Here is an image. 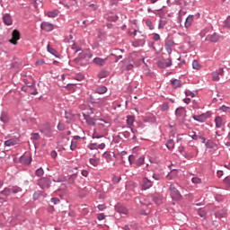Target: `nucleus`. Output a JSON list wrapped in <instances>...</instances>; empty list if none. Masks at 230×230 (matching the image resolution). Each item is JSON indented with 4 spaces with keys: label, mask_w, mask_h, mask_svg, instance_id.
<instances>
[{
    "label": "nucleus",
    "mask_w": 230,
    "mask_h": 230,
    "mask_svg": "<svg viewBox=\"0 0 230 230\" xmlns=\"http://www.w3.org/2000/svg\"><path fill=\"white\" fill-rule=\"evenodd\" d=\"M38 186L41 188V190H49L51 188V179L49 177H41L38 180Z\"/></svg>",
    "instance_id": "nucleus-1"
},
{
    "label": "nucleus",
    "mask_w": 230,
    "mask_h": 230,
    "mask_svg": "<svg viewBox=\"0 0 230 230\" xmlns=\"http://www.w3.org/2000/svg\"><path fill=\"white\" fill-rule=\"evenodd\" d=\"M170 193L172 200H181L182 199V195H181V192L177 188H175V185H170Z\"/></svg>",
    "instance_id": "nucleus-2"
},
{
    "label": "nucleus",
    "mask_w": 230,
    "mask_h": 230,
    "mask_svg": "<svg viewBox=\"0 0 230 230\" xmlns=\"http://www.w3.org/2000/svg\"><path fill=\"white\" fill-rule=\"evenodd\" d=\"M21 40V32L19 31L14 30L12 32V39L9 40L10 44H13V46H17V40Z\"/></svg>",
    "instance_id": "nucleus-3"
},
{
    "label": "nucleus",
    "mask_w": 230,
    "mask_h": 230,
    "mask_svg": "<svg viewBox=\"0 0 230 230\" xmlns=\"http://www.w3.org/2000/svg\"><path fill=\"white\" fill-rule=\"evenodd\" d=\"M153 186H154V181H152L151 180H148V178H143L142 183H141L142 190H150V188H152Z\"/></svg>",
    "instance_id": "nucleus-4"
},
{
    "label": "nucleus",
    "mask_w": 230,
    "mask_h": 230,
    "mask_svg": "<svg viewBox=\"0 0 230 230\" xmlns=\"http://www.w3.org/2000/svg\"><path fill=\"white\" fill-rule=\"evenodd\" d=\"M40 28L44 31H53V30H55V25H53V23H50L49 22H42L40 24Z\"/></svg>",
    "instance_id": "nucleus-5"
},
{
    "label": "nucleus",
    "mask_w": 230,
    "mask_h": 230,
    "mask_svg": "<svg viewBox=\"0 0 230 230\" xmlns=\"http://www.w3.org/2000/svg\"><path fill=\"white\" fill-rule=\"evenodd\" d=\"M175 46V42L172 40H168L165 41V50L167 51L168 55H172V48Z\"/></svg>",
    "instance_id": "nucleus-6"
},
{
    "label": "nucleus",
    "mask_w": 230,
    "mask_h": 230,
    "mask_svg": "<svg viewBox=\"0 0 230 230\" xmlns=\"http://www.w3.org/2000/svg\"><path fill=\"white\" fill-rule=\"evenodd\" d=\"M175 116L177 119L179 118H186V108L184 107H179L175 110Z\"/></svg>",
    "instance_id": "nucleus-7"
},
{
    "label": "nucleus",
    "mask_w": 230,
    "mask_h": 230,
    "mask_svg": "<svg viewBox=\"0 0 230 230\" xmlns=\"http://www.w3.org/2000/svg\"><path fill=\"white\" fill-rule=\"evenodd\" d=\"M3 21L5 26H12V24H13V20L12 19V15H10V13H4L3 15Z\"/></svg>",
    "instance_id": "nucleus-8"
},
{
    "label": "nucleus",
    "mask_w": 230,
    "mask_h": 230,
    "mask_svg": "<svg viewBox=\"0 0 230 230\" xmlns=\"http://www.w3.org/2000/svg\"><path fill=\"white\" fill-rule=\"evenodd\" d=\"M145 44H146V40L144 39H138V40H135L132 42V46L133 48H143V46H145Z\"/></svg>",
    "instance_id": "nucleus-9"
},
{
    "label": "nucleus",
    "mask_w": 230,
    "mask_h": 230,
    "mask_svg": "<svg viewBox=\"0 0 230 230\" xmlns=\"http://www.w3.org/2000/svg\"><path fill=\"white\" fill-rule=\"evenodd\" d=\"M40 132H41V134H43V136H45V137H52V136H53V131L51 130V128H49V127L41 128L40 130Z\"/></svg>",
    "instance_id": "nucleus-10"
},
{
    "label": "nucleus",
    "mask_w": 230,
    "mask_h": 230,
    "mask_svg": "<svg viewBox=\"0 0 230 230\" xmlns=\"http://www.w3.org/2000/svg\"><path fill=\"white\" fill-rule=\"evenodd\" d=\"M105 60H107V58H95L93 60V64H95V66H99L100 67L105 66Z\"/></svg>",
    "instance_id": "nucleus-11"
},
{
    "label": "nucleus",
    "mask_w": 230,
    "mask_h": 230,
    "mask_svg": "<svg viewBox=\"0 0 230 230\" xmlns=\"http://www.w3.org/2000/svg\"><path fill=\"white\" fill-rule=\"evenodd\" d=\"M171 85H172L173 89H179L182 87V82L179 79H171Z\"/></svg>",
    "instance_id": "nucleus-12"
},
{
    "label": "nucleus",
    "mask_w": 230,
    "mask_h": 230,
    "mask_svg": "<svg viewBox=\"0 0 230 230\" xmlns=\"http://www.w3.org/2000/svg\"><path fill=\"white\" fill-rule=\"evenodd\" d=\"M114 153H111V151H106L102 154V157L105 158L107 163H111L112 161V157H114Z\"/></svg>",
    "instance_id": "nucleus-13"
},
{
    "label": "nucleus",
    "mask_w": 230,
    "mask_h": 230,
    "mask_svg": "<svg viewBox=\"0 0 230 230\" xmlns=\"http://www.w3.org/2000/svg\"><path fill=\"white\" fill-rule=\"evenodd\" d=\"M19 143V138H11L4 141L5 146H14V145H17Z\"/></svg>",
    "instance_id": "nucleus-14"
},
{
    "label": "nucleus",
    "mask_w": 230,
    "mask_h": 230,
    "mask_svg": "<svg viewBox=\"0 0 230 230\" xmlns=\"http://www.w3.org/2000/svg\"><path fill=\"white\" fill-rule=\"evenodd\" d=\"M47 50H48L49 53H50V55H53L54 57H56V58H60V54H58V52H57V50L55 49H53V47L48 45L47 46Z\"/></svg>",
    "instance_id": "nucleus-15"
},
{
    "label": "nucleus",
    "mask_w": 230,
    "mask_h": 230,
    "mask_svg": "<svg viewBox=\"0 0 230 230\" xmlns=\"http://www.w3.org/2000/svg\"><path fill=\"white\" fill-rule=\"evenodd\" d=\"M117 212L119 213V215H128V209L123 205L117 208Z\"/></svg>",
    "instance_id": "nucleus-16"
},
{
    "label": "nucleus",
    "mask_w": 230,
    "mask_h": 230,
    "mask_svg": "<svg viewBox=\"0 0 230 230\" xmlns=\"http://www.w3.org/2000/svg\"><path fill=\"white\" fill-rule=\"evenodd\" d=\"M107 91H108L107 86H103V85H102V86H97V87L95 88V93H96L97 94H105V93H107Z\"/></svg>",
    "instance_id": "nucleus-17"
},
{
    "label": "nucleus",
    "mask_w": 230,
    "mask_h": 230,
    "mask_svg": "<svg viewBox=\"0 0 230 230\" xmlns=\"http://www.w3.org/2000/svg\"><path fill=\"white\" fill-rule=\"evenodd\" d=\"M0 121H2V123H8V121H10V117H8V113H6L5 111H2L0 116Z\"/></svg>",
    "instance_id": "nucleus-18"
},
{
    "label": "nucleus",
    "mask_w": 230,
    "mask_h": 230,
    "mask_svg": "<svg viewBox=\"0 0 230 230\" xmlns=\"http://www.w3.org/2000/svg\"><path fill=\"white\" fill-rule=\"evenodd\" d=\"M58 13H60V11H58V9H54L53 11L48 12L47 15L51 19H55V17H58Z\"/></svg>",
    "instance_id": "nucleus-19"
},
{
    "label": "nucleus",
    "mask_w": 230,
    "mask_h": 230,
    "mask_svg": "<svg viewBox=\"0 0 230 230\" xmlns=\"http://www.w3.org/2000/svg\"><path fill=\"white\" fill-rule=\"evenodd\" d=\"M89 163L92 164V166H98V164H100V159L96 157V155H93V158L89 159Z\"/></svg>",
    "instance_id": "nucleus-20"
},
{
    "label": "nucleus",
    "mask_w": 230,
    "mask_h": 230,
    "mask_svg": "<svg viewBox=\"0 0 230 230\" xmlns=\"http://www.w3.org/2000/svg\"><path fill=\"white\" fill-rule=\"evenodd\" d=\"M179 175L178 171L176 169H171V172L167 174V178L172 181V179H175Z\"/></svg>",
    "instance_id": "nucleus-21"
},
{
    "label": "nucleus",
    "mask_w": 230,
    "mask_h": 230,
    "mask_svg": "<svg viewBox=\"0 0 230 230\" xmlns=\"http://www.w3.org/2000/svg\"><path fill=\"white\" fill-rule=\"evenodd\" d=\"M31 156H21V163H22L23 164L30 165L31 164Z\"/></svg>",
    "instance_id": "nucleus-22"
},
{
    "label": "nucleus",
    "mask_w": 230,
    "mask_h": 230,
    "mask_svg": "<svg viewBox=\"0 0 230 230\" xmlns=\"http://www.w3.org/2000/svg\"><path fill=\"white\" fill-rule=\"evenodd\" d=\"M192 22H193V15L190 14L185 20V23H184L185 28H190Z\"/></svg>",
    "instance_id": "nucleus-23"
},
{
    "label": "nucleus",
    "mask_w": 230,
    "mask_h": 230,
    "mask_svg": "<svg viewBox=\"0 0 230 230\" xmlns=\"http://www.w3.org/2000/svg\"><path fill=\"white\" fill-rule=\"evenodd\" d=\"M0 193L4 197H10L13 194L12 187L4 188Z\"/></svg>",
    "instance_id": "nucleus-24"
},
{
    "label": "nucleus",
    "mask_w": 230,
    "mask_h": 230,
    "mask_svg": "<svg viewBox=\"0 0 230 230\" xmlns=\"http://www.w3.org/2000/svg\"><path fill=\"white\" fill-rule=\"evenodd\" d=\"M210 42H218L219 36L216 32L207 38Z\"/></svg>",
    "instance_id": "nucleus-25"
},
{
    "label": "nucleus",
    "mask_w": 230,
    "mask_h": 230,
    "mask_svg": "<svg viewBox=\"0 0 230 230\" xmlns=\"http://www.w3.org/2000/svg\"><path fill=\"white\" fill-rule=\"evenodd\" d=\"M165 146L168 148V150H173V148H175V142H173V139H169L166 142Z\"/></svg>",
    "instance_id": "nucleus-26"
},
{
    "label": "nucleus",
    "mask_w": 230,
    "mask_h": 230,
    "mask_svg": "<svg viewBox=\"0 0 230 230\" xmlns=\"http://www.w3.org/2000/svg\"><path fill=\"white\" fill-rule=\"evenodd\" d=\"M35 175H36V177L42 179V177L44 176V169L42 167L38 168L35 171Z\"/></svg>",
    "instance_id": "nucleus-27"
},
{
    "label": "nucleus",
    "mask_w": 230,
    "mask_h": 230,
    "mask_svg": "<svg viewBox=\"0 0 230 230\" xmlns=\"http://www.w3.org/2000/svg\"><path fill=\"white\" fill-rule=\"evenodd\" d=\"M136 166H143L145 164V156H140L135 161Z\"/></svg>",
    "instance_id": "nucleus-28"
},
{
    "label": "nucleus",
    "mask_w": 230,
    "mask_h": 230,
    "mask_svg": "<svg viewBox=\"0 0 230 230\" xmlns=\"http://www.w3.org/2000/svg\"><path fill=\"white\" fill-rule=\"evenodd\" d=\"M192 119L194 121H198L199 123H205L206 120H204L202 115H193L192 116Z\"/></svg>",
    "instance_id": "nucleus-29"
},
{
    "label": "nucleus",
    "mask_w": 230,
    "mask_h": 230,
    "mask_svg": "<svg viewBox=\"0 0 230 230\" xmlns=\"http://www.w3.org/2000/svg\"><path fill=\"white\" fill-rule=\"evenodd\" d=\"M216 128H220L222 127V117H216L215 119Z\"/></svg>",
    "instance_id": "nucleus-30"
},
{
    "label": "nucleus",
    "mask_w": 230,
    "mask_h": 230,
    "mask_svg": "<svg viewBox=\"0 0 230 230\" xmlns=\"http://www.w3.org/2000/svg\"><path fill=\"white\" fill-rule=\"evenodd\" d=\"M134 121H136V118L134 116L127 117V123L128 125H129V127H132L134 125Z\"/></svg>",
    "instance_id": "nucleus-31"
},
{
    "label": "nucleus",
    "mask_w": 230,
    "mask_h": 230,
    "mask_svg": "<svg viewBox=\"0 0 230 230\" xmlns=\"http://www.w3.org/2000/svg\"><path fill=\"white\" fill-rule=\"evenodd\" d=\"M207 148H215V142L213 140L209 139L204 143Z\"/></svg>",
    "instance_id": "nucleus-32"
},
{
    "label": "nucleus",
    "mask_w": 230,
    "mask_h": 230,
    "mask_svg": "<svg viewBox=\"0 0 230 230\" xmlns=\"http://www.w3.org/2000/svg\"><path fill=\"white\" fill-rule=\"evenodd\" d=\"M152 177L155 181H163V174L159 172L153 173Z\"/></svg>",
    "instance_id": "nucleus-33"
},
{
    "label": "nucleus",
    "mask_w": 230,
    "mask_h": 230,
    "mask_svg": "<svg viewBox=\"0 0 230 230\" xmlns=\"http://www.w3.org/2000/svg\"><path fill=\"white\" fill-rule=\"evenodd\" d=\"M166 23H167L166 20L160 19L159 24H158V30H164V26H166Z\"/></svg>",
    "instance_id": "nucleus-34"
},
{
    "label": "nucleus",
    "mask_w": 230,
    "mask_h": 230,
    "mask_svg": "<svg viewBox=\"0 0 230 230\" xmlns=\"http://www.w3.org/2000/svg\"><path fill=\"white\" fill-rule=\"evenodd\" d=\"M164 63L165 67H172V66L173 64L171 58L164 59Z\"/></svg>",
    "instance_id": "nucleus-35"
},
{
    "label": "nucleus",
    "mask_w": 230,
    "mask_h": 230,
    "mask_svg": "<svg viewBox=\"0 0 230 230\" xmlns=\"http://www.w3.org/2000/svg\"><path fill=\"white\" fill-rule=\"evenodd\" d=\"M79 57L80 58H88V59H91V58L93 57V54L92 53H80L79 54Z\"/></svg>",
    "instance_id": "nucleus-36"
},
{
    "label": "nucleus",
    "mask_w": 230,
    "mask_h": 230,
    "mask_svg": "<svg viewBox=\"0 0 230 230\" xmlns=\"http://www.w3.org/2000/svg\"><path fill=\"white\" fill-rule=\"evenodd\" d=\"M192 68L196 69L197 71H199V69H200V64L199 63L198 60L194 59L192 61Z\"/></svg>",
    "instance_id": "nucleus-37"
},
{
    "label": "nucleus",
    "mask_w": 230,
    "mask_h": 230,
    "mask_svg": "<svg viewBox=\"0 0 230 230\" xmlns=\"http://www.w3.org/2000/svg\"><path fill=\"white\" fill-rule=\"evenodd\" d=\"M11 190H12L13 194L21 193V191H22V189L19 186H13V187H11Z\"/></svg>",
    "instance_id": "nucleus-38"
},
{
    "label": "nucleus",
    "mask_w": 230,
    "mask_h": 230,
    "mask_svg": "<svg viewBox=\"0 0 230 230\" xmlns=\"http://www.w3.org/2000/svg\"><path fill=\"white\" fill-rule=\"evenodd\" d=\"M153 201L155 202V204H156V206H161V204L163 203V200H161V198H159L158 196H154Z\"/></svg>",
    "instance_id": "nucleus-39"
},
{
    "label": "nucleus",
    "mask_w": 230,
    "mask_h": 230,
    "mask_svg": "<svg viewBox=\"0 0 230 230\" xmlns=\"http://www.w3.org/2000/svg\"><path fill=\"white\" fill-rule=\"evenodd\" d=\"M31 91L30 92V94H32L33 96H37L39 94V92L37 91V88L33 87V85H28Z\"/></svg>",
    "instance_id": "nucleus-40"
},
{
    "label": "nucleus",
    "mask_w": 230,
    "mask_h": 230,
    "mask_svg": "<svg viewBox=\"0 0 230 230\" xmlns=\"http://www.w3.org/2000/svg\"><path fill=\"white\" fill-rule=\"evenodd\" d=\"M118 19H119V17H118V15H109L108 16V21H110L111 22H116V21H118Z\"/></svg>",
    "instance_id": "nucleus-41"
},
{
    "label": "nucleus",
    "mask_w": 230,
    "mask_h": 230,
    "mask_svg": "<svg viewBox=\"0 0 230 230\" xmlns=\"http://www.w3.org/2000/svg\"><path fill=\"white\" fill-rule=\"evenodd\" d=\"M191 139L194 141H199V135H197V132L191 131L190 135H189Z\"/></svg>",
    "instance_id": "nucleus-42"
},
{
    "label": "nucleus",
    "mask_w": 230,
    "mask_h": 230,
    "mask_svg": "<svg viewBox=\"0 0 230 230\" xmlns=\"http://www.w3.org/2000/svg\"><path fill=\"white\" fill-rule=\"evenodd\" d=\"M191 182L193 184H200L202 182V179L199 178V177H193L191 179Z\"/></svg>",
    "instance_id": "nucleus-43"
},
{
    "label": "nucleus",
    "mask_w": 230,
    "mask_h": 230,
    "mask_svg": "<svg viewBox=\"0 0 230 230\" xmlns=\"http://www.w3.org/2000/svg\"><path fill=\"white\" fill-rule=\"evenodd\" d=\"M119 136H123L125 139H128V137H130V132L128 131L120 132L119 133Z\"/></svg>",
    "instance_id": "nucleus-44"
},
{
    "label": "nucleus",
    "mask_w": 230,
    "mask_h": 230,
    "mask_svg": "<svg viewBox=\"0 0 230 230\" xmlns=\"http://www.w3.org/2000/svg\"><path fill=\"white\" fill-rule=\"evenodd\" d=\"M146 25L147 26V28H149V30H155V26L154 24L152 23V21L150 20H146Z\"/></svg>",
    "instance_id": "nucleus-45"
},
{
    "label": "nucleus",
    "mask_w": 230,
    "mask_h": 230,
    "mask_svg": "<svg viewBox=\"0 0 230 230\" xmlns=\"http://www.w3.org/2000/svg\"><path fill=\"white\" fill-rule=\"evenodd\" d=\"M212 80H214V82H218V80H220V75L218 74H217V72H213L212 73Z\"/></svg>",
    "instance_id": "nucleus-46"
},
{
    "label": "nucleus",
    "mask_w": 230,
    "mask_h": 230,
    "mask_svg": "<svg viewBox=\"0 0 230 230\" xmlns=\"http://www.w3.org/2000/svg\"><path fill=\"white\" fill-rule=\"evenodd\" d=\"M219 111H222V112H230V107L226 106V105H222L219 108Z\"/></svg>",
    "instance_id": "nucleus-47"
},
{
    "label": "nucleus",
    "mask_w": 230,
    "mask_h": 230,
    "mask_svg": "<svg viewBox=\"0 0 230 230\" xmlns=\"http://www.w3.org/2000/svg\"><path fill=\"white\" fill-rule=\"evenodd\" d=\"M201 117L203 118L204 121H206V119H208V118H211V112L207 111L206 113L201 114Z\"/></svg>",
    "instance_id": "nucleus-48"
},
{
    "label": "nucleus",
    "mask_w": 230,
    "mask_h": 230,
    "mask_svg": "<svg viewBox=\"0 0 230 230\" xmlns=\"http://www.w3.org/2000/svg\"><path fill=\"white\" fill-rule=\"evenodd\" d=\"M224 184L226 186V188H230V176H226L224 179Z\"/></svg>",
    "instance_id": "nucleus-49"
},
{
    "label": "nucleus",
    "mask_w": 230,
    "mask_h": 230,
    "mask_svg": "<svg viewBox=\"0 0 230 230\" xmlns=\"http://www.w3.org/2000/svg\"><path fill=\"white\" fill-rule=\"evenodd\" d=\"M40 135L39 133H33L31 137V141H39Z\"/></svg>",
    "instance_id": "nucleus-50"
},
{
    "label": "nucleus",
    "mask_w": 230,
    "mask_h": 230,
    "mask_svg": "<svg viewBox=\"0 0 230 230\" xmlns=\"http://www.w3.org/2000/svg\"><path fill=\"white\" fill-rule=\"evenodd\" d=\"M198 215H199V217H200L201 218H206V210H204V209H199V210L198 211Z\"/></svg>",
    "instance_id": "nucleus-51"
},
{
    "label": "nucleus",
    "mask_w": 230,
    "mask_h": 230,
    "mask_svg": "<svg viewBox=\"0 0 230 230\" xmlns=\"http://www.w3.org/2000/svg\"><path fill=\"white\" fill-rule=\"evenodd\" d=\"M57 128H58V130H60V131L66 130V125L59 122V123L58 124V126H57Z\"/></svg>",
    "instance_id": "nucleus-52"
},
{
    "label": "nucleus",
    "mask_w": 230,
    "mask_h": 230,
    "mask_svg": "<svg viewBox=\"0 0 230 230\" xmlns=\"http://www.w3.org/2000/svg\"><path fill=\"white\" fill-rule=\"evenodd\" d=\"M88 148H90V150H98V144L96 143L90 144Z\"/></svg>",
    "instance_id": "nucleus-53"
},
{
    "label": "nucleus",
    "mask_w": 230,
    "mask_h": 230,
    "mask_svg": "<svg viewBox=\"0 0 230 230\" xmlns=\"http://www.w3.org/2000/svg\"><path fill=\"white\" fill-rule=\"evenodd\" d=\"M225 28H230V16H227V18L224 22Z\"/></svg>",
    "instance_id": "nucleus-54"
},
{
    "label": "nucleus",
    "mask_w": 230,
    "mask_h": 230,
    "mask_svg": "<svg viewBox=\"0 0 230 230\" xmlns=\"http://www.w3.org/2000/svg\"><path fill=\"white\" fill-rule=\"evenodd\" d=\"M86 119V122L88 123V125H96V122H94V119H93V118L88 117Z\"/></svg>",
    "instance_id": "nucleus-55"
},
{
    "label": "nucleus",
    "mask_w": 230,
    "mask_h": 230,
    "mask_svg": "<svg viewBox=\"0 0 230 230\" xmlns=\"http://www.w3.org/2000/svg\"><path fill=\"white\" fill-rule=\"evenodd\" d=\"M97 208L99 209V211H105V209H107V206H105V204H99L97 206Z\"/></svg>",
    "instance_id": "nucleus-56"
},
{
    "label": "nucleus",
    "mask_w": 230,
    "mask_h": 230,
    "mask_svg": "<svg viewBox=\"0 0 230 230\" xmlns=\"http://www.w3.org/2000/svg\"><path fill=\"white\" fill-rule=\"evenodd\" d=\"M50 201L53 202L55 206H57V204H60V199L58 198H51Z\"/></svg>",
    "instance_id": "nucleus-57"
},
{
    "label": "nucleus",
    "mask_w": 230,
    "mask_h": 230,
    "mask_svg": "<svg viewBox=\"0 0 230 230\" xmlns=\"http://www.w3.org/2000/svg\"><path fill=\"white\" fill-rule=\"evenodd\" d=\"M112 181H113V182H120L121 181V176H113Z\"/></svg>",
    "instance_id": "nucleus-58"
},
{
    "label": "nucleus",
    "mask_w": 230,
    "mask_h": 230,
    "mask_svg": "<svg viewBox=\"0 0 230 230\" xmlns=\"http://www.w3.org/2000/svg\"><path fill=\"white\" fill-rule=\"evenodd\" d=\"M161 40V35L155 33L154 37H153V40H155V42H157V40Z\"/></svg>",
    "instance_id": "nucleus-59"
},
{
    "label": "nucleus",
    "mask_w": 230,
    "mask_h": 230,
    "mask_svg": "<svg viewBox=\"0 0 230 230\" xmlns=\"http://www.w3.org/2000/svg\"><path fill=\"white\" fill-rule=\"evenodd\" d=\"M186 96H190L191 98H195V93L190 91H185Z\"/></svg>",
    "instance_id": "nucleus-60"
},
{
    "label": "nucleus",
    "mask_w": 230,
    "mask_h": 230,
    "mask_svg": "<svg viewBox=\"0 0 230 230\" xmlns=\"http://www.w3.org/2000/svg\"><path fill=\"white\" fill-rule=\"evenodd\" d=\"M58 155V154L57 153V151L53 150L50 152V156L53 158V159H57V156Z\"/></svg>",
    "instance_id": "nucleus-61"
},
{
    "label": "nucleus",
    "mask_w": 230,
    "mask_h": 230,
    "mask_svg": "<svg viewBox=\"0 0 230 230\" xmlns=\"http://www.w3.org/2000/svg\"><path fill=\"white\" fill-rule=\"evenodd\" d=\"M76 149V142L71 141L70 145V150H75Z\"/></svg>",
    "instance_id": "nucleus-62"
},
{
    "label": "nucleus",
    "mask_w": 230,
    "mask_h": 230,
    "mask_svg": "<svg viewBox=\"0 0 230 230\" xmlns=\"http://www.w3.org/2000/svg\"><path fill=\"white\" fill-rule=\"evenodd\" d=\"M198 139L201 140V143H206V137H204V136H202L201 134H199L198 136Z\"/></svg>",
    "instance_id": "nucleus-63"
},
{
    "label": "nucleus",
    "mask_w": 230,
    "mask_h": 230,
    "mask_svg": "<svg viewBox=\"0 0 230 230\" xmlns=\"http://www.w3.org/2000/svg\"><path fill=\"white\" fill-rule=\"evenodd\" d=\"M97 220H105V215L104 214H99L97 216Z\"/></svg>",
    "instance_id": "nucleus-64"
}]
</instances>
